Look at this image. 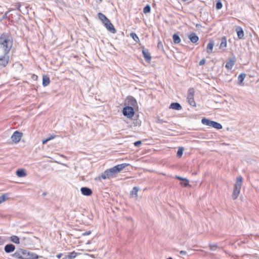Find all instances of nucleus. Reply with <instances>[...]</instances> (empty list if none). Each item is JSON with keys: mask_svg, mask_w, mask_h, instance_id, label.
Instances as JSON below:
<instances>
[{"mask_svg": "<svg viewBox=\"0 0 259 259\" xmlns=\"http://www.w3.org/2000/svg\"><path fill=\"white\" fill-rule=\"evenodd\" d=\"M13 45V39L9 33H3L0 35V49L5 54H9Z\"/></svg>", "mask_w": 259, "mask_h": 259, "instance_id": "nucleus-2", "label": "nucleus"}, {"mask_svg": "<svg viewBox=\"0 0 259 259\" xmlns=\"http://www.w3.org/2000/svg\"><path fill=\"white\" fill-rule=\"evenodd\" d=\"M139 190V189L137 187H134L131 192V195L135 196V197L137 198L138 197L137 193Z\"/></svg>", "mask_w": 259, "mask_h": 259, "instance_id": "nucleus-29", "label": "nucleus"}, {"mask_svg": "<svg viewBox=\"0 0 259 259\" xmlns=\"http://www.w3.org/2000/svg\"><path fill=\"white\" fill-rule=\"evenodd\" d=\"M236 59L235 57L230 58L229 61L227 62L225 67L228 69H231L235 64Z\"/></svg>", "mask_w": 259, "mask_h": 259, "instance_id": "nucleus-13", "label": "nucleus"}, {"mask_svg": "<svg viewBox=\"0 0 259 259\" xmlns=\"http://www.w3.org/2000/svg\"><path fill=\"white\" fill-rule=\"evenodd\" d=\"M189 39L192 43H196L199 40L198 36L195 32H191L188 35Z\"/></svg>", "mask_w": 259, "mask_h": 259, "instance_id": "nucleus-11", "label": "nucleus"}, {"mask_svg": "<svg viewBox=\"0 0 259 259\" xmlns=\"http://www.w3.org/2000/svg\"><path fill=\"white\" fill-rule=\"evenodd\" d=\"M167 259H172V258L171 257H169L167 258Z\"/></svg>", "mask_w": 259, "mask_h": 259, "instance_id": "nucleus-51", "label": "nucleus"}, {"mask_svg": "<svg viewBox=\"0 0 259 259\" xmlns=\"http://www.w3.org/2000/svg\"><path fill=\"white\" fill-rule=\"evenodd\" d=\"M62 253H59L57 255V257L58 258H60L62 256Z\"/></svg>", "mask_w": 259, "mask_h": 259, "instance_id": "nucleus-47", "label": "nucleus"}, {"mask_svg": "<svg viewBox=\"0 0 259 259\" xmlns=\"http://www.w3.org/2000/svg\"><path fill=\"white\" fill-rule=\"evenodd\" d=\"M151 7L149 5H147L143 9V12L144 13H148L150 12Z\"/></svg>", "mask_w": 259, "mask_h": 259, "instance_id": "nucleus-34", "label": "nucleus"}, {"mask_svg": "<svg viewBox=\"0 0 259 259\" xmlns=\"http://www.w3.org/2000/svg\"><path fill=\"white\" fill-rule=\"evenodd\" d=\"M54 138V136H51L50 137H49V138H51V139H53V138Z\"/></svg>", "mask_w": 259, "mask_h": 259, "instance_id": "nucleus-49", "label": "nucleus"}, {"mask_svg": "<svg viewBox=\"0 0 259 259\" xmlns=\"http://www.w3.org/2000/svg\"><path fill=\"white\" fill-rule=\"evenodd\" d=\"M156 122L158 123H165V122H167L166 121H164V120H163L162 119L158 118L156 119Z\"/></svg>", "mask_w": 259, "mask_h": 259, "instance_id": "nucleus-37", "label": "nucleus"}, {"mask_svg": "<svg viewBox=\"0 0 259 259\" xmlns=\"http://www.w3.org/2000/svg\"><path fill=\"white\" fill-rule=\"evenodd\" d=\"M22 133L18 131H15L11 136V139L15 143H18L22 136Z\"/></svg>", "mask_w": 259, "mask_h": 259, "instance_id": "nucleus-9", "label": "nucleus"}, {"mask_svg": "<svg viewBox=\"0 0 259 259\" xmlns=\"http://www.w3.org/2000/svg\"><path fill=\"white\" fill-rule=\"evenodd\" d=\"M10 57L8 54H5L4 56H0V66L6 67L9 63Z\"/></svg>", "mask_w": 259, "mask_h": 259, "instance_id": "nucleus-7", "label": "nucleus"}, {"mask_svg": "<svg viewBox=\"0 0 259 259\" xmlns=\"http://www.w3.org/2000/svg\"><path fill=\"white\" fill-rule=\"evenodd\" d=\"M122 113L125 116L131 118L135 114L134 109L133 107L131 106H126L123 108Z\"/></svg>", "mask_w": 259, "mask_h": 259, "instance_id": "nucleus-6", "label": "nucleus"}, {"mask_svg": "<svg viewBox=\"0 0 259 259\" xmlns=\"http://www.w3.org/2000/svg\"><path fill=\"white\" fill-rule=\"evenodd\" d=\"M16 175L18 177H20V178L24 177L26 176V174L25 171V170L23 169H18L16 171Z\"/></svg>", "mask_w": 259, "mask_h": 259, "instance_id": "nucleus-20", "label": "nucleus"}, {"mask_svg": "<svg viewBox=\"0 0 259 259\" xmlns=\"http://www.w3.org/2000/svg\"><path fill=\"white\" fill-rule=\"evenodd\" d=\"M157 48L159 49H162L163 48L162 44L161 41H159L157 44Z\"/></svg>", "mask_w": 259, "mask_h": 259, "instance_id": "nucleus-40", "label": "nucleus"}, {"mask_svg": "<svg viewBox=\"0 0 259 259\" xmlns=\"http://www.w3.org/2000/svg\"><path fill=\"white\" fill-rule=\"evenodd\" d=\"M172 39L174 43L175 44H179L181 42V38L180 36L176 33H175L173 35Z\"/></svg>", "mask_w": 259, "mask_h": 259, "instance_id": "nucleus-25", "label": "nucleus"}, {"mask_svg": "<svg viewBox=\"0 0 259 259\" xmlns=\"http://www.w3.org/2000/svg\"><path fill=\"white\" fill-rule=\"evenodd\" d=\"M102 0H97V2L98 3H101Z\"/></svg>", "mask_w": 259, "mask_h": 259, "instance_id": "nucleus-48", "label": "nucleus"}, {"mask_svg": "<svg viewBox=\"0 0 259 259\" xmlns=\"http://www.w3.org/2000/svg\"><path fill=\"white\" fill-rule=\"evenodd\" d=\"M15 249V247L12 244H7L5 246V248H4L5 251L7 253H10V252H13V251H14Z\"/></svg>", "mask_w": 259, "mask_h": 259, "instance_id": "nucleus-14", "label": "nucleus"}, {"mask_svg": "<svg viewBox=\"0 0 259 259\" xmlns=\"http://www.w3.org/2000/svg\"><path fill=\"white\" fill-rule=\"evenodd\" d=\"M103 24L109 31L112 33H116V29H115L113 25L111 23L109 19L106 21L103 22Z\"/></svg>", "mask_w": 259, "mask_h": 259, "instance_id": "nucleus-8", "label": "nucleus"}, {"mask_svg": "<svg viewBox=\"0 0 259 259\" xmlns=\"http://www.w3.org/2000/svg\"><path fill=\"white\" fill-rule=\"evenodd\" d=\"M213 46H214L213 42L210 41L207 46L206 52L207 53L210 54L211 53H212Z\"/></svg>", "mask_w": 259, "mask_h": 259, "instance_id": "nucleus-19", "label": "nucleus"}, {"mask_svg": "<svg viewBox=\"0 0 259 259\" xmlns=\"http://www.w3.org/2000/svg\"><path fill=\"white\" fill-rule=\"evenodd\" d=\"M175 178L178 179V180H181L182 181H183L185 178H183L180 176H176Z\"/></svg>", "mask_w": 259, "mask_h": 259, "instance_id": "nucleus-41", "label": "nucleus"}, {"mask_svg": "<svg viewBox=\"0 0 259 259\" xmlns=\"http://www.w3.org/2000/svg\"><path fill=\"white\" fill-rule=\"evenodd\" d=\"M242 181L243 178L242 177L240 176L237 178L236 183L234 185V190L232 194V198L233 200L236 199L240 193Z\"/></svg>", "mask_w": 259, "mask_h": 259, "instance_id": "nucleus-3", "label": "nucleus"}, {"mask_svg": "<svg viewBox=\"0 0 259 259\" xmlns=\"http://www.w3.org/2000/svg\"><path fill=\"white\" fill-rule=\"evenodd\" d=\"M11 240L16 244H19L20 242L19 238L18 236L15 235H13L11 237Z\"/></svg>", "mask_w": 259, "mask_h": 259, "instance_id": "nucleus-30", "label": "nucleus"}, {"mask_svg": "<svg viewBox=\"0 0 259 259\" xmlns=\"http://www.w3.org/2000/svg\"><path fill=\"white\" fill-rule=\"evenodd\" d=\"M8 12H7L3 16L2 18L3 19H6L8 18L7 15L8 14Z\"/></svg>", "mask_w": 259, "mask_h": 259, "instance_id": "nucleus-45", "label": "nucleus"}, {"mask_svg": "<svg viewBox=\"0 0 259 259\" xmlns=\"http://www.w3.org/2000/svg\"><path fill=\"white\" fill-rule=\"evenodd\" d=\"M50 78L47 76H43L42 78V85L44 87L48 85L50 83Z\"/></svg>", "mask_w": 259, "mask_h": 259, "instance_id": "nucleus-23", "label": "nucleus"}, {"mask_svg": "<svg viewBox=\"0 0 259 259\" xmlns=\"http://www.w3.org/2000/svg\"><path fill=\"white\" fill-rule=\"evenodd\" d=\"M223 5L220 1L218 2L216 4V9L219 10L222 8Z\"/></svg>", "mask_w": 259, "mask_h": 259, "instance_id": "nucleus-36", "label": "nucleus"}, {"mask_svg": "<svg viewBox=\"0 0 259 259\" xmlns=\"http://www.w3.org/2000/svg\"><path fill=\"white\" fill-rule=\"evenodd\" d=\"M98 15L99 19L103 23V22H105L108 19L107 17L102 13H99Z\"/></svg>", "mask_w": 259, "mask_h": 259, "instance_id": "nucleus-27", "label": "nucleus"}, {"mask_svg": "<svg viewBox=\"0 0 259 259\" xmlns=\"http://www.w3.org/2000/svg\"><path fill=\"white\" fill-rule=\"evenodd\" d=\"M169 108L175 109L177 110H180L182 109V106L177 102L172 103L170 105Z\"/></svg>", "mask_w": 259, "mask_h": 259, "instance_id": "nucleus-17", "label": "nucleus"}, {"mask_svg": "<svg viewBox=\"0 0 259 259\" xmlns=\"http://www.w3.org/2000/svg\"><path fill=\"white\" fill-rule=\"evenodd\" d=\"M42 195H43V196H46V193L44 192V193L42 194Z\"/></svg>", "mask_w": 259, "mask_h": 259, "instance_id": "nucleus-50", "label": "nucleus"}, {"mask_svg": "<svg viewBox=\"0 0 259 259\" xmlns=\"http://www.w3.org/2000/svg\"><path fill=\"white\" fill-rule=\"evenodd\" d=\"M127 100L128 104L131 105L133 106H135L136 105L137 101L134 97L132 96L128 97Z\"/></svg>", "mask_w": 259, "mask_h": 259, "instance_id": "nucleus-24", "label": "nucleus"}, {"mask_svg": "<svg viewBox=\"0 0 259 259\" xmlns=\"http://www.w3.org/2000/svg\"><path fill=\"white\" fill-rule=\"evenodd\" d=\"M80 191L82 194L85 196H90L93 193V191L91 189L86 187H82L80 189Z\"/></svg>", "mask_w": 259, "mask_h": 259, "instance_id": "nucleus-12", "label": "nucleus"}, {"mask_svg": "<svg viewBox=\"0 0 259 259\" xmlns=\"http://www.w3.org/2000/svg\"><path fill=\"white\" fill-rule=\"evenodd\" d=\"M180 253L181 255H186L187 254V252L186 251L181 250L180 251Z\"/></svg>", "mask_w": 259, "mask_h": 259, "instance_id": "nucleus-46", "label": "nucleus"}, {"mask_svg": "<svg viewBox=\"0 0 259 259\" xmlns=\"http://www.w3.org/2000/svg\"><path fill=\"white\" fill-rule=\"evenodd\" d=\"M130 36L133 38V39L136 42H138L140 41V39H139L138 36L135 33H134V32L131 33Z\"/></svg>", "mask_w": 259, "mask_h": 259, "instance_id": "nucleus-31", "label": "nucleus"}, {"mask_svg": "<svg viewBox=\"0 0 259 259\" xmlns=\"http://www.w3.org/2000/svg\"><path fill=\"white\" fill-rule=\"evenodd\" d=\"M227 47V39L226 37H222L221 43L220 45V49H224Z\"/></svg>", "mask_w": 259, "mask_h": 259, "instance_id": "nucleus-26", "label": "nucleus"}, {"mask_svg": "<svg viewBox=\"0 0 259 259\" xmlns=\"http://www.w3.org/2000/svg\"><path fill=\"white\" fill-rule=\"evenodd\" d=\"M142 54L145 60L147 62L150 63L151 62V57L148 50L143 48L142 50Z\"/></svg>", "mask_w": 259, "mask_h": 259, "instance_id": "nucleus-10", "label": "nucleus"}, {"mask_svg": "<svg viewBox=\"0 0 259 259\" xmlns=\"http://www.w3.org/2000/svg\"><path fill=\"white\" fill-rule=\"evenodd\" d=\"M184 149L183 147H179L178 150L177 151V156L178 157H181L183 153Z\"/></svg>", "mask_w": 259, "mask_h": 259, "instance_id": "nucleus-33", "label": "nucleus"}, {"mask_svg": "<svg viewBox=\"0 0 259 259\" xmlns=\"http://www.w3.org/2000/svg\"><path fill=\"white\" fill-rule=\"evenodd\" d=\"M217 245L213 244V245H210V247L211 250H215L217 248Z\"/></svg>", "mask_w": 259, "mask_h": 259, "instance_id": "nucleus-43", "label": "nucleus"}, {"mask_svg": "<svg viewBox=\"0 0 259 259\" xmlns=\"http://www.w3.org/2000/svg\"><path fill=\"white\" fill-rule=\"evenodd\" d=\"M22 259H36L42 256H39L36 254L22 249Z\"/></svg>", "mask_w": 259, "mask_h": 259, "instance_id": "nucleus-5", "label": "nucleus"}, {"mask_svg": "<svg viewBox=\"0 0 259 259\" xmlns=\"http://www.w3.org/2000/svg\"><path fill=\"white\" fill-rule=\"evenodd\" d=\"M51 138H47L45 140H42V142L43 144H46L49 141L51 140Z\"/></svg>", "mask_w": 259, "mask_h": 259, "instance_id": "nucleus-42", "label": "nucleus"}, {"mask_svg": "<svg viewBox=\"0 0 259 259\" xmlns=\"http://www.w3.org/2000/svg\"><path fill=\"white\" fill-rule=\"evenodd\" d=\"M246 77V74L245 73H241L238 77V83L239 85H242V82L244 80V78Z\"/></svg>", "mask_w": 259, "mask_h": 259, "instance_id": "nucleus-22", "label": "nucleus"}, {"mask_svg": "<svg viewBox=\"0 0 259 259\" xmlns=\"http://www.w3.org/2000/svg\"><path fill=\"white\" fill-rule=\"evenodd\" d=\"M7 198L8 197L5 195H3L1 196H0V204L5 201Z\"/></svg>", "mask_w": 259, "mask_h": 259, "instance_id": "nucleus-35", "label": "nucleus"}, {"mask_svg": "<svg viewBox=\"0 0 259 259\" xmlns=\"http://www.w3.org/2000/svg\"><path fill=\"white\" fill-rule=\"evenodd\" d=\"M236 31L239 39H242L244 37V32L241 27L238 26L236 28Z\"/></svg>", "mask_w": 259, "mask_h": 259, "instance_id": "nucleus-16", "label": "nucleus"}, {"mask_svg": "<svg viewBox=\"0 0 259 259\" xmlns=\"http://www.w3.org/2000/svg\"><path fill=\"white\" fill-rule=\"evenodd\" d=\"M210 126L213 127L217 130H221L223 127L222 125L220 123L214 121H211Z\"/></svg>", "mask_w": 259, "mask_h": 259, "instance_id": "nucleus-21", "label": "nucleus"}, {"mask_svg": "<svg viewBox=\"0 0 259 259\" xmlns=\"http://www.w3.org/2000/svg\"><path fill=\"white\" fill-rule=\"evenodd\" d=\"M205 62H206L205 59L204 58H203L200 61V62L199 63V65L200 66L203 65L205 63Z\"/></svg>", "mask_w": 259, "mask_h": 259, "instance_id": "nucleus-39", "label": "nucleus"}, {"mask_svg": "<svg viewBox=\"0 0 259 259\" xmlns=\"http://www.w3.org/2000/svg\"><path fill=\"white\" fill-rule=\"evenodd\" d=\"M80 253L76 252L74 251L69 252L67 255H65V257L63 259H74Z\"/></svg>", "mask_w": 259, "mask_h": 259, "instance_id": "nucleus-15", "label": "nucleus"}, {"mask_svg": "<svg viewBox=\"0 0 259 259\" xmlns=\"http://www.w3.org/2000/svg\"><path fill=\"white\" fill-rule=\"evenodd\" d=\"M180 184L182 186L186 187L189 186V180H187V179H185V180L183 181H182L180 183Z\"/></svg>", "mask_w": 259, "mask_h": 259, "instance_id": "nucleus-32", "label": "nucleus"}, {"mask_svg": "<svg viewBox=\"0 0 259 259\" xmlns=\"http://www.w3.org/2000/svg\"><path fill=\"white\" fill-rule=\"evenodd\" d=\"M212 120H210L206 118H203L201 120V122L204 125L210 126Z\"/></svg>", "mask_w": 259, "mask_h": 259, "instance_id": "nucleus-28", "label": "nucleus"}, {"mask_svg": "<svg viewBox=\"0 0 259 259\" xmlns=\"http://www.w3.org/2000/svg\"><path fill=\"white\" fill-rule=\"evenodd\" d=\"M134 144L136 147H139L142 144V142L141 141H137Z\"/></svg>", "mask_w": 259, "mask_h": 259, "instance_id": "nucleus-38", "label": "nucleus"}, {"mask_svg": "<svg viewBox=\"0 0 259 259\" xmlns=\"http://www.w3.org/2000/svg\"><path fill=\"white\" fill-rule=\"evenodd\" d=\"M22 249H20L19 250H17V251H16L12 255V256H13L16 258L22 259Z\"/></svg>", "mask_w": 259, "mask_h": 259, "instance_id": "nucleus-18", "label": "nucleus"}, {"mask_svg": "<svg viewBox=\"0 0 259 259\" xmlns=\"http://www.w3.org/2000/svg\"><path fill=\"white\" fill-rule=\"evenodd\" d=\"M91 232L90 231H86L85 232L83 233L82 234V235L84 236H86V235H89L91 234Z\"/></svg>", "mask_w": 259, "mask_h": 259, "instance_id": "nucleus-44", "label": "nucleus"}, {"mask_svg": "<svg viewBox=\"0 0 259 259\" xmlns=\"http://www.w3.org/2000/svg\"><path fill=\"white\" fill-rule=\"evenodd\" d=\"M194 89L193 88H190L188 90V93L187 98L188 103L191 106L193 107L196 106V103L194 100Z\"/></svg>", "mask_w": 259, "mask_h": 259, "instance_id": "nucleus-4", "label": "nucleus"}, {"mask_svg": "<svg viewBox=\"0 0 259 259\" xmlns=\"http://www.w3.org/2000/svg\"><path fill=\"white\" fill-rule=\"evenodd\" d=\"M129 164L127 163H122L118 164L112 168L106 169L105 171L102 173L98 178H96L95 180H101L110 179L112 178H115L117 174L120 172L122 169L125 167L128 166Z\"/></svg>", "mask_w": 259, "mask_h": 259, "instance_id": "nucleus-1", "label": "nucleus"}]
</instances>
